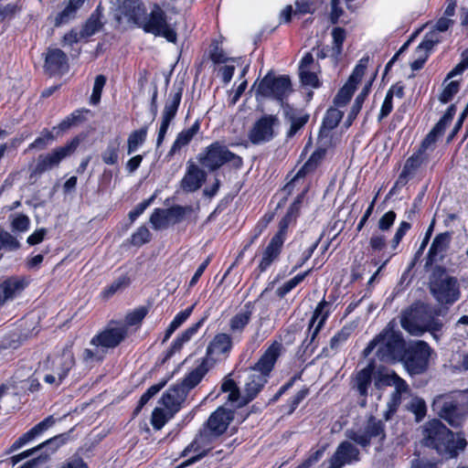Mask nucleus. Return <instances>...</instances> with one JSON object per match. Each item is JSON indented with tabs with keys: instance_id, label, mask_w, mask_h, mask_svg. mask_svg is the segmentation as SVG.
Instances as JSON below:
<instances>
[{
	"instance_id": "obj_32",
	"label": "nucleus",
	"mask_w": 468,
	"mask_h": 468,
	"mask_svg": "<svg viewBox=\"0 0 468 468\" xmlns=\"http://www.w3.org/2000/svg\"><path fill=\"white\" fill-rule=\"evenodd\" d=\"M205 318L200 319L196 324H192L190 327L186 329L181 335H179L175 341L173 342L172 346L167 351L163 363H165L167 359H169L176 352L179 351L183 345L188 342L192 336L198 331L202 324L204 323Z\"/></svg>"
},
{
	"instance_id": "obj_56",
	"label": "nucleus",
	"mask_w": 468,
	"mask_h": 468,
	"mask_svg": "<svg viewBox=\"0 0 468 468\" xmlns=\"http://www.w3.org/2000/svg\"><path fill=\"white\" fill-rule=\"evenodd\" d=\"M332 37L334 54L339 56L342 53L343 42L346 39V31L342 27H335L332 31Z\"/></svg>"
},
{
	"instance_id": "obj_47",
	"label": "nucleus",
	"mask_w": 468,
	"mask_h": 468,
	"mask_svg": "<svg viewBox=\"0 0 468 468\" xmlns=\"http://www.w3.org/2000/svg\"><path fill=\"white\" fill-rule=\"evenodd\" d=\"M102 24L100 20V15L96 11L89 17V19L86 21L83 27L80 29L82 32L81 36H84V37H89L92 35H94L96 32L100 30Z\"/></svg>"
},
{
	"instance_id": "obj_57",
	"label": "nucleus",
	"mask_w": 468,
	"mask_h": 468,
	"mask_svg": "<svg viewBox=\"0 0 468 468\" xmlns=\"http://www.w3.org/2000/svg\"><path fill=\"white\" fill-rule=\"evenodd\" d=\"M192 140L191 133L186 132L185 130L178 133L176 141L174 142L168 155H174L177 151H179L183 146L187 145Z\"/></svg>"
},
{
	"instance_id": "obj_20",
	"label": "nucleus",
	"mask_w": 468,
	"mask_h": 468,
	"mask_svg": "<svg viewBox=\"0 0 468 468\" xmlns=\"http://www.w3.org/2000/svg\"><path fill=\"white\" fill-rule=\"evenodd\" d=\"M207 180V173L193 161L187 162L186 172L180 182L185 192L193 193L198 190Z\"/></svg>"
},
{
	"instance_id": "obj_59",
	"label": "nucleus",
	"mask_w": 468,
	"mask_h": 468,
	"mask_svg": "<svg viewBox=\"0 0 468 468\" xmlns=\"http://www.w3.org/2000/svg\"><path fill=\"white\" fill-rule=\"evenodd\" d=\"M350 335V329L343 327L330 340V348L336 351L340 346L345 343Z\"/></svg>"
},
{
	"instance_id": "obj_39",
	"label": "nucleus",
	"mask_w": 468,
	"mask_h": 468,
	"mask_svg": "<svg viewBox=\"0 0 468 468\" xmlns=\"http://www.w3.org/2000/svg\"><path fill=\"white\" fill-rule=\"evenodd\" d=\"M182 99V91H171L166 96V101L162 114L175 118Z\"/></svg>"
},
{
	"instance_id": "obj_30",
	"label": "nucleus",
	"mask_w": 468,
	"mask_h": 468,
	"mask_svg": "<svg viewBox=\"0 0 468 468\" xmlns=\"http://www.w3.org/2000/svg\"><path fill=\"white\" fill-rule=\"evenodd\" d=\"M433 33L426 34L424 39L416 48L417 58L410 63L412 70L421 69L428 58L430 50L439 42L438 38L433 37Z\"/></svg>"
},
{
	"instance_id": "obj_45",
	"label": "nucleus",
	"mask_w": 468,
	"mask_h": 468,
	"mask_svg": "<svg viewBox=\"0 0 468 468\" xmlns=\"http://www.w3.org/2000/svg\"><path fill=\"white\" fill-rule=\"evenodd\" d=\"M324 155V150H317L314 152L312 155L309 157V159L306 161V163L303 165V166L298 171L294 180L300 176H303L306 173L314 170L317 165L323 159Z\"/></svg>"
},
{
	"instance_id": "obj_21",
	"label": "nucleus",
	"mask_w": 468,
	"mask_h": 468,
	"mask_svg": "<svg viewBox=\"0 0 468 468\" xmlns=\"http://www.w3.org/2000/svg\"><path fill=\"white\" fill-rule=\"evenodd\" d=\"M56 422V420L53 416H48L39 423L35 425L28 431L20 436L10 447L9 452H15L29 441L35 440L43 434L46 431L51 428Z\"/></svg>"
},
{
	"instance_id": "obj_63",
	"label": "nucleus",
	"mask_w": 468,
	"mask_h": 468,
	"mask_svg": "<svg viewBox=\"0 0 468 468\" xmlns=\"http://www.w3.org/2000/svg\"><path fill=\"white\" fill-rule=\"evenodd\" d=\"M396 213L393 210H389L385 213L378 222V228L381 231H388L392 227L396 220Z\"/></svg>"
},
{
	"instance_id": "obj_35",
	"label": "nucleus",
	"mask_w": 468,
	"mask_h": 468,
	"mask_svg": "<svg viewBox=\"0 0 468 468\" xmlns=\"http://www.w3.org/2000/svg\"><path fill=\"white\" fill-rule=\"evenodd\" d=\"M90 112L87 109H79L74 111L70 115L62 120L58 126L53 127V130H59L65 132L73 126L79 125L86 121L85 113Z\"/></svg>"
},
{
	"instance_id": "obj_29",
	"label": "nucleus",
	"mask_w": 468,
	"mask_h": 468,
	"mask_svg": "<svg viewBox=\"0 0 468 468\" xmlns=\"http://www.w3.org/2000/svg\"><path fill=\"white\" fill-rule=\"evenodd\" d=\"M253 313V304L248 302L244 306L233 315L229 320V330L232 334H241L245 327L250 322Z\"/></svg>"
},
{
	"instance_id": "obj_14",
	"label": "nucleus",
	"mask_w": 468,
	"mask_h": 468,
	"mask_svg": "<svg viewBox=\"0 0 468 468\" xmlns=\"http://www.w3.org/2000/svg\"><path fill=\"white\" fill-rule=\"evenodd\" d=\"M345 435L348 440L366 448L371 443L372 439L378 438L381 441L385 440V425L382 420L370 416L363 429L346 430Z\"/></svg>"
},
{
	"instance_id": "obj_51",
	"label": "nucleus",
	"mask_w": 468,
	"mask_h": 468,
	"mask_svg": "<svg viewBox=\"0 0 468 468\" xmlns=\"http://www.w3.org/2000/svg\"><path fill=\"white\" fill-rule=\"evenodd\" d=\"M130 283V279L127 276H121L113 281L109 286H107L102 292V295L105 298H109L116 292L126 288Z\"/></svg>"
},
{
	"instance_id": "obj_48",
	"label": "nucleus",
	"mask_w": 468,
	"mask_h": 468,
	"mask_svg": "<svg viewBox=\"0 0 468 468\" xmlns=\"http://www.w3.org/2000/svg\"><path fill=\"white\" fill-rule=\"evenodd\" d=\"M18 239L8 231L0 229V248L7 251H15L20 249Z\"/></svg>"
},
{
	"instance_id": "obj_33",
	"label": "nucleus",
	"mask_w": 468,
	"mask_h": 468,
	"mask_svg": "<svg viewBox=\"0 0 468 468\" xmlns=\"http://www.w3.org/2000/svg\"><path fill=\"white\" fill-rule=\"evenodd\" d=\"M327 319V313H325L322 318L320 319V321H318V323L316 324V325L314 327V329L312 328L310 332L311 335L310 337L307 336L302 343L301 346L299 347V350H298V353H302V355H312L315 348L317 347V343L315 342V339L319 334V332L321 331V329L323 328L325 321Z\"/></svg>"
},
{
	"instance_id": "obj_42",
	"label": "nucleus",
	"mask_w": 468,
	"mask_h": 468,
	"mask_svg": "<svg viewBox=\"0 0 468 468\" xmlns=\"http://www.w3.org/2000/svg\"><path fill=\"white\" fill-rule=\"evenodd\" d=\"M147 127H143L139 130L133 131L128 137L127 141V154L134 153L138 147L143 144L146 139Z\"/></svg>"
},
{
	"instance_id": "obj_34",
	"label": "nucleus",
	"mask_w": 468,
	"mask_h": 468,
	"mask_svg": "<svg viewBox=\"0 0 468 468\" xmlns=\"http://www.w3.org/2000/svg\"><path fill=\"white\" fill-rule=\"evenodd\" d=\"M292 81L288 75L276 76L270 71L260 82L258 88H291Z\"/></svg>"
},
{
	"instance_id": "obj_38",
	"label": "nucleus",
	"mask_w": 468,
	"mask_h": 468,
	"mask_svg": "<svg viewBox=\"0 0 468 468\" xmlns=\"http://www.w3.org/2000/svg\"><path fill=\"white\" fill-rule=\"evenodd\" d=\"M285 118L291 122V127L287 132V137L292 138L307 123L309 115H295L291 110H286Z\"/></svg>"
},
{
	"instance_id": "obj_10",
	"label": "nucleus",
	"mask_w": 468,
	"mask_h": 468,
	"mask_svg": "<svg viewBox=\"0 0 468 468\" xmlns=\"http://www.w3.org/2000/svg\"><path fill=\"white\" fill-rule=\"evenodd\" d=\"M431 349L424 341H416L406 346L405 353L399 362H402L410 375L423 373L429 364Z\"/></svg>"
},
{
	"instance_id": "obj_19",
	"label": "nucleus",
	"mask_w": 468,
	"mask_h": 468,
	"mask_svg": "<svg viewBox=\"0 0 468 468\" xmlns=\"http://www.w3.org/2000/svg\"><path fill=\"white\" fill-rule=\"evenodd\" d=\"M318 65L311 53L305 54L298 67V73L303 86L316 88L320 85L317 76Z\"/></svg>"
},
{
	"instance_id": "obj_31",
	"label": "nucleus",
	"mask_w": 468,
	"mask_h": 468,
	"mask_svg": "<svg viewBox=\"0 0 468 468\" xmlns=\"http://www.w3.org/2000/svg\"><path fill=\"white\" fill-rule=\"evenodd\" d=\"M426 149L422 148V144L420 145V150L418 153L412 154L410 157H409L405 165L402 168V171L400 172L397 184L399 185H405L407 184L409 177L413 176L417 169L423 163V153Z\"/></svg>"
},
{
	"instance_id": "obj_44",
	"label": "nucleus",
	"mask_w": 468,
	"mask_h": 468,
	"mask_svg": "<svg viewBox=\"0 0 468 468\" xmlns=\"http://www.w3.org/2000/svg\"><path fill=\"white\" fill-rule=\"evenodd\" d=\"M381 381L386 386H393L395 388L393 392L403 394L409 391V386L407 382L399 377L395 372L386 374L382 378Z\"/></svg>"
},
{
	"instance_id": "obj_15",
	"label": "nucleus",
	"mask_w": 468,
	"mask_h": 468,
	"mask_svg": "<svg viewBox=\"0 0 468 468\" xmlns=\"http://www.w3.org/2000/svg\"><path fill=\"white\" fill-rule=\"evenodd\" d=\"M249 64L245 63L241 58H229L228 63L218 65L216 69V77L221 80V83L225 86L229 85L233 78L234 72L238 71L239 78L233 83V88H246L247 80L245 75L247 74Z\"/></svg>"
},
{
	"instance_id": "obj_4",
	"label": "nucleus",
	"mask_w": 468,
	"mask_h": 468,
	"mask_svg": "<svg viewBox=\"0 0 468 468\" xmlns=\"http://www.w3.org/2000/svg\"><path fill=\"white\" fill-rule=\"evenodd\" d=\"M440 311H434L424 307H410L404 310L400 315L401 327L412 335H421L425 332H430L437 340L439 333L442 328V322L436 316Z\"/></svg>"
},
{
	"instance_id": "obj_25",
	"label": "nucleus",
	"mask_w": 468,
	"mask_h": 468,
	"mask_svg": "<svg viewBox=\"0 0 468 468\" xmlns=\"http://www.w3.org/2000/svg\"><path fill=\"white\" fill-rule=\"evenodd\" d=\"M231 348L232 339L229 335L225 333L216 335L207 348V363L208 364L209 357L228 354ZM203 360H205V358H203L202 361ZM207 367H209L208 365Z\"/></svg>"
},
{
	"instance_id": "obj_16",
	"label": "nucleus",
	"mask_w": 468,
	"mask_h": 468,
	"mask_svg": "<svg viewBox=\"0 0 468 468\" xmlns=\"http://www.w3.org/2000/svg\"><path fill=\"white\" fill-rule=\"evenodd\" d=\"M74 365L75 358L71 346H67L63 348L61 354L54 359L52 368L54 374L46 375L44 378L45 382L50 385H59Z\"/></svg>"
},
{
	"instance_id": "obj_12",
	"label": "nucleus",
	"mask_w": 468,
	"mask_h": 468,
	"mask_svg": "<svg viewBox=\"0 0 468 468\" xmlns=\"http://www.w3.org/2000/svg\"><path fill=\"white\" fill-rule=\"evenodd\" d=\"M80 142V139L75 137L63 146L54 148L47 154H39L32 170V175H41L58 167L63 159L71 155L76 151Z\"/></svg>"
},
{
	"instance_id": "obj_43",
	"label": "nucleus",
	"mask_w": 468,
	"mask_h": 468,
	"mask_svg": "<svg viewBox=\"0 0 468 468\" xmlns=\"http://www.w3.org/2000/svg\"><path fill=\"white\" fill-rule=\"evenodd\" d=\"M121 145L120 138L109 142L105 151L101 154L102 161L106 165H115L118 162V152Z\"/></svg>"
},
{
	"instance_id": "obj_24",
	"label": "nucleus",
	"mask_w": 468,
	"mask_h": 468,
	"mask_svg": "<svg viewBox=\"0 0 468 468\" xmlns=\"http://www.w3.org/2000/svg\"><path fill=\"white\" fill-rule=\"evenodd\" d=\"M44 67L46 71L51 75L67 71L69 65L66 54L58 48L49 49Z\"/></svg>"
},
{
	"instance_id": "obj_61",
	"label": "nucleus",
	"mask_w": 468,
	"mask_h": 468,
	"mask_svg": "<svg viewBox=\"0 0 468 468\" xmlns=\"http://www.w3.org/2000/svg\"><path fill=\"white\" fill-rule=\"evenodd\" d=\"M393 97H394V90H388L384 101L382 103L380 112L378 114V121H382L386 118L393 109Z\"/></svg>"
},
{
	"instance_id": "obj_52",
	"label": "nucleus",
	"mask_w": 468,
	"mask_h": 468,
	"mask_svg": "<svg viewBox=\"0 0 468 468\" xmlns=\"http://www.w3.org/2000/svg\"><path fill=\"white\" fill-rule=\"evenodd\" d=\"M150 222L154 229H161L169 224L166 210L162 208H156L153 212L150 218Z\"/></svg>"
},
{
	"instance_id": "obj_26",
	"label": "nucleus",
	"mask_w": 468,
	"mask_h": 468,
	"mask_svg": "<svg viewBox=\"0 0 468 468\" xmlns=\"http://www.w3.org/2000/svg\"><path fill=\"white\" fill-rule=\"evenodd\" d=\"M28 285V282L25 277L11 276L0 283V289L3 292L2 299L6 301L14 299L16 295L20 294L26 287Z\"/></svg>"
},
{
	"instance_id": "obj_11",
	"label": "nucleus",
	"mask_w": 468,
	"mask_h": 468,
	"mask_svg": "<svg viewBox=\"0 0 468 468\" xmlns=\"http://www.w3.org/2000/svg\"><path fill=\"white\" fill-rule=\"evenodd\" d=\"M139 26L145 32L162 36L169 42L176 43V33L168 25L165 13L158 5H154L151 12L143 16Z\"/></svg>"
},
{
	"instance_id": "obj_41",
	"label": "nucleus",
	"mask_w": 468,
	"mask_h": 468,
	"mask_svg": "<svg viewBox=\"0 0 468 468\" xmlns=\"http://www.w3.org/2000/svg\"><path fill=\"white\" fill-rule=\"evenodd\" d=\"M343 112L335 107H330L324 117L322 131H331L334 130L339 124L340 121L343 118Z\"/></svg>"
},
{
	"instance_id": "obj_55",
	"label": "nucleus",
	"mask_w": 468,
	"mask_h": 468,
	"mask_svg": "<svg viewBox=\"0 0 468 468\" xmlns=\"http://www.w3.org/2000/svg\"><path fill=\"white\" fill-rule=\"evenodd\" d=\"M151 239V233L149 229L143 226L140 227L136 232H134L131 237V243L133 246L140 247L147 242H149Z\"/></svg>"
},
{
	"instance_id": "obj_1",
	"label": "nucleus",
	"mask_w": 468,
	"mask_h": 468,
	"mask_svg": "<svg viewBox=\"0 0 468 468\" xmlns=\"http://www.w3.org/2000/svg\"><path fill=\"white\" fill-rule=\"evenodd\" d=\"M422 443L447 459L456 458L467 445L462 432L453 433L439 420H432L426 424Z\"/></svg>"
},
{
	"instance_id": "obj_36",
	"label": "nucleus",
	"mask_w": 468,
	"mask_h": 468,
	"mask_svg": "<svg viewBox=\"0 0 468 468\" xmlns=\"http://www.w3.org/2000/svg\"><path fill=\"white\" fill-rule=\"evenodd\" d=\"M467 68L468 52H465L462 55L461 61L448 73L447 77L445 78L443 84H445L448 80H451V81L446 84L445 88H458L459 80L456 79V77L461 75Z\"/></svg>"
},
{
	"instance_id": "obj_49",
	"label": "nucleus",
	"mask_w": 468,
	"mask_h": 468,
	"mask_svg": "<svg viewBox=\"0 0 468 468\" xmlns=\"http://www.w3.org/2000/svg\"><path fill=\"white\" fill-rule=\"evenodd\" d=\"M408 410L415 415L416 421H420L426 416L427 407L424 399L412 398L407 406Z\"/></svg>"
},
{
	"instance_id": "obj_37",
	"label": "nucleus",
	"mask_w": 468,
	"mask_h": 468,
	"mask_svg": "<svg viewBox=\"0 0 468 468\" xmlns=\"http://www.w3.org/2000/svg\"><path fill=\"white\" fill-rule=\"evenodd\" d=\"M374 364L369 363L365 368L358 372L356 376L357 390L361 396H367V388L371 384Z\"/></svg>"
},
{
	"instance_id": "obj_54",
	"label": "nucleus",
	"mask_w": 468,
	"mask_h": 468,
	"mask_svg": "<svg viewBox=\"0 0 468 468\" xmlns=\"http://www.w3.org/2000/svg\"><path fill=\"white\" fill-rule=\"evenodd\" d=\"M148 309L144 306L139 307L133 312L129 313L125 317V326H133L141 324L144 318L146 316Z\"/></svg>"
},
{
	"instance_id": "obj_13",
	"label": "nucleus",
	"mask_w": 468,
	"mask_h": 468,
	"mask_svg": "<svg viewBox=\"0 0 468 468\" xmlns=\"http://www.w3.org/2000/svg\"><path fill=\"white\" fill-rule=\"evenodd\" d=\"M280 125L277 115L265 113L255 121L249 131L248 138L256 145L269 143L276 136Z\"/></svg>"
},
{
	"instance_id": "obj_6",
	"label": "nucleus",
	"mask_w": 468,
	"mask_h": 468,
	"mask_svg": "<svg viewBox=\"0 0 468 468\" xmlns=\"http://www.w3.org/2000/svg\"><path fill=\"white\" fill-rule=\"evenodd\" d=\"M207 371L208 367L205 359L195 369L190 371L181 383L172 386L163 394L162 403L171 412V416L180 410L188 392L201 381Z\"/></svg>"
},
{
	"instance_id": "obj_50",
	"label": "nucleus",
	"mask_w": 468,
	"mask_h": 468,
	"mask_svg": "<svg viewBox=\"0 0 468 468\" xmlns=\"http://www.w3.org/2000/svg\"><path fill=\"white\" fill-rule=\"evenodd\" d=\"M56 140V136L48 129H44L40 135L28 146V150L38 149L43 150L47 148L53 141Z\"/></svg>"
},
{
	"instance_id": "obj_2",
	"label": "nucleus",
	"mask_w": 468,
	"mask_h": 468,
	"mask_svg": "<svg viewBox=\"0 0 468 468\" xmlns=\"http://www.w3.org/2000/svg\"><path fill=\"white\" fill-rule=\"evenodd\" d=\"M282 346L274 341L261 356L254 367L250 368L248 381L245 384L242 401L239 406L243 407L254 399L267 382V378L272 370L281 355Z\"/></svg>"
},
{
	"instance_id": "obj_9",
	"label": "nucleus",
	"mask_w": 468,
	"mask_h": 468,
	"mask_svg": "<svg viewBox=\"0 0 468 468\" xmlns=\"http://www.w3.org/2000/svg\"><path fill=\"white\" fill-rule=\"evenodd\" d=\"M197 161L209 171H216L225 164L233 168H240L242 158L230 152L229 148L219 142H215L205 148L204 152L197 157Z\"/></svg>"
},
{
	"instance_id": "obj_7",
	"label": "nucleus",
	"mask_w": 468,
	"mask_h": 468,
	"mask_svg": "<svg viewBox=\"0 0 468 468\" xmlns=\"http://www.w3.org/2000/svg\"><path fill=\"white\" fill-rule=\"evenodd\" d=\"M429 285L431 295L441 305H452L461 296L457 278L449 275L446 269L441 266L433 267Z\"/></svg>"
},
{
	"instance_id": "obj_46",
	"label": "nucleus",
	"mask_w": 468,
	"mask_h": 468,
	"mask_svg": "<svg viewBox=\"0 0 468 468\" xmlns=\"http://www.w3.org/2000/svg\"><path fill=\"white\" fill-rule=\"evenodd\" d=\"M86 0H69V5L65 9L57 16L56 25L59 26L66 23L79 9Z\"/></svg>"
},
{
	"instance_id": "obj_8",
	"label": "nucleus",
	"mask_w": 468,
	"mask_h": 468,
	"mask_svg": "<svg viewBox=\"0 0 468 468\" xmlns=\"http://www.w3.org/2000/svg\"><path fill=\"white\" fill-rule=\"evenodd\" d=\"M233 411L219 407L208 418L206 426L200 431L195 441L184 451L186 453L192 449L197 450L201 444L210 442L213 439L222 435L233 420Z\"/></svg>"
},
{
	"instance_id": "obj_64",
	"label": "nucleus",
	"mask_w": 468,
	"mask_h": 468,
	"mask_svg": "<svg viewBox=\"0 0 468 468\" xmlns=\"http://www.w3.org/2000/svg\"><path fill=\"white\" fill-rule=\"evenodd\" d=\"M387 239L385 235L375 232L369 239V246L373 251H381L386 248Z\"/></svg>"
},
{
	"instance_id": "obj_3",
	"label": "nucleus",
	"mask_w": 468,
	"mask_h": 468,
	"mask_svg": "<svg viewBox=\"0 0 468 468\" xmlns=\"http://www.w3.org/2000/svg\"><path fill=\"white\" fill-rule=\"evenodd\" d=\"M431 408L450 426L459 428L468 417V389L439 395Z\"/></svg>"
},
{
	"instance_id": "obj_60",
	"label": "nucleus",
	"mask_w": 468,
	"mask_h": 468,
	"mask_svg": "<svg viewBox=\"0 0 468 468\" xmlns=\"http://www.w3.org/2000/svg\"><path fill=\"white\" fill-rule=\"evenodd\" d=\"M355 90H339L338 93L334 98L335 108L345 107L352 99Z\"/></svg>"
},
{
	"instance_id": "obj_18",
	"label": "nucleus",
	"mask_w": 468,
	"mask_h": 468,
	"mask_svg": "<svg viewBox=\"0 0 468 468\" xmlns=\"http://www.w3.org/2000/svg\"><path fill=\"white\" fill-rule=\"evenodd\" d=\"M360 460L359 449L352 443V441H344L337 446L335 453L330 458L329 463L337 468H342L346 464H352Z\"/></svg>"
},
{
	"instance_id": "obj_53",
	"label": "nucleus",
	"mask_w": 468,
	"mask_h": 468,
	"mask_svg": "<svg viewBox=\"0 0 468 468\" xmlns=\"http://www.w3.org/2000/svg\"><path fill=\"white\" fill-rule=\"evenodd\" d=\"M169 413L171 412L169 411ZM172 417L171 414L167 416L163 409L155 408L152 412L151 424L154 430H161Z\"/></svg>"
},
{
	"instance_id": "obj_28",
	"label": "nucleus",
	"mask_w": 468,
	"mask_h": 468,
	"mask_svg": "<svg viewBox=\"0 0 468 468\" xmlns=\"http://www.w3.org/2000/svg\"><path fill=\"white\" fill-rule=\"evenodd\" d=\"M121 16L139 25L145 15V8L140 0H123L119 5Z\"/></svg>"
},
{
	"instance_id": "obj_23",
	"label": "nucleus",
	"mask_w": 468,
	"mask_h": 468,
	"mask_svg": "<svg viewBox=\"0 0 468 468\" xmlns=\"http://www.w3.org/2000/svg\"><path fill=\"white\" fill-rule=\"evenodd\" d=\"M450 240L451 236L448 232L440 233L434 238L428 251L425 269L431 266L434 262L442 260L443 253L448 249Z\"/></svg>"
},
{
	"instance_id": "obj_62",
	"label": "nucleus",
	"mask_w": 468,
	"mask_h": 468,
	"mask_svg": "<svg viewBox=\"0 0 468 468\" xmlns=\"http://www.w3.org/2000/svg\"><path fill=\"white\" fill-rule=\"evenodd\" d=\"M300 283H301V277L294 276L293 278L285 282L283 284H282L280 287L277 288L276 295L282 299Z\"/></svg>"
},
{
	"instance_id": "obj_17",
	"label": "nucleus",
	"mask_w": 468,
	"mask_h": 468,
	"mask_svg": "<svg viewBox=\"0 0 468 468\" xmlns=\"http://www.w3.org/2000/svg\"><path fill=\"white\" fill-rule=\"evenodd\" d=\"M128 329L125 325L109 326L90 340V345L104 348H114L127 336Z\"/></svg>"
},
{
	"instance_id": "obj_27",
	"label": "nucleus",
	"mask_w": 468,
	"mask_h": 468,
	"mask_svg": "<svg viewBox=\"0 0 468 468\" xmlns=\"http://www.w3.org/2000/svg\"><path fill=\"white\" fill-rule=\"evenodd\" d=\"M283 242L279 236L271 238L258 266L261 272L265 271L279 258Z\"/></svg>"
},
{
	"instance_id": "obj_58",
	"label": "nucleus",
	"mask_w": 468,
	"mask_h": 468,
	"mask_svg": "<svg viewBox=\"0 0 468 468\" xmlns=\"http://www.w3.org/2000/svg\"><path fill=\"white\" fill-rule=\"evenodd\" d=\"M350 0H332L331 1V21L333 24L338 22V19L344 14V7L347 5Z\"/></svg>"
},
{
	"instance_id": "obj_5",
	"label": "nucleus",
	"mask_w": 468,
	"mask_h": 468,
	"mask_svg": "<svg viewBox=\"0 0 468 468\" xmlns=\"http://www.w3.org/2000/svg\"><path fill=\"white\" fill-rule=\"evenodd\" d=\"M378 342L377 357L385 363L395 364L400 361L405 353L406 341L395 319L391 320L386 327L376 335Z\"/></svg>"
},
{
	"instance_id": "obj_22",
	"label": "nucleus",
	"mask_w": 468,
	"mask_h": 468,
	"mask_svg": "<svg viewBox=\"0 0 468 468\" xmlns=\"http://www.w3.org/2000/svg\"><path fill=\"white\" fill-rule=\"evenodd\" d=\"M370 58L369 56H365L360 58L355 67L353 72L349 76L346 83L343 86V88H356L358 85H364V88H370L375 80L376 73H371L370 76L365 80L363 83L362 80L366 74V70L367 69Z\"/></svg>"
},
{
	"instance_id": "obj_40",
	"label": "nucleus",
	"mask_w": 468,
	"mask_h": 468,
	"mask_svg": "<svg viewBox=\"0 0 468 468\" xmlns=\"http://www.w3.org/2000/svg\"><path fill=\"white\" fill-rule=\"evenodd\" d=\"M450 122V121L441 117L422 141V148L427 149L429 146L433 144L437 139L444 133V131Z\"/></svg>"
}]
</instances>
